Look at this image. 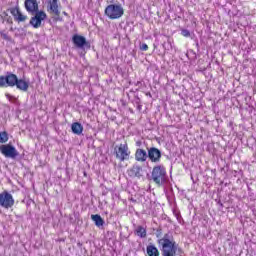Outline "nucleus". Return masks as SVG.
I'll list each match as a JSON object with an SVG mask.
<instances>
[{
	"label": "nucleus",
	"instance_id": "obj_14",
	"mask_svg": "<svg viewBox=\"0 0 256 256\" xmlns=\"http://www.w3.org/2000/svg\"><path fill=\"white\" fill-rule=\"evenodd\" d=\"M135 159L139 163H145V161H147L148 159V152L141 148H138L135 152Z\"/></svg>",
	"mask_w": 256,
	"mask_h": 256
},
{
	"label": "nucleus",
	"instance_id": "obj_4",
	"mask_svg": "<svg viewBox=\"0 0 256 256\" xmlns=\"http://www.w3.org/2000/svg\"><path fill=\"white\" fill-rule=\"evenodd\" d=\"M125 14V10L121 4H110L105 8V15L108 19H121Z\"/></svg>",
	"mask_w": 256,
	"mask_h": 256
},
{
	"label": "nucleus",
	"instance_id": "obj_30",
	"mask_svg": "<svg viewBox=\"0 0 256 256\" xmlns=\"http://www.w3.org/2000/svg\"><path fill=\"white\" fill-rule=\"evenodd\" d=\"M84 175H87V173H86V172H84Z\"/></svg>",
	"mask_w": 256,
	"mask_h": 256
},
{
	"label": "nucleus",
	"instance_id": "obj_12",
	"mask_svg": "<svg viewBox=\"0 0 256 256\" xmlns=\"http://www.w3.org/2000/svg\"><path fill=\"white\" fill-rule=\"evenodd\" d=\"M47 9L57 17L61 15V12L59 11V0H49Z\"/></svg>",
	"mask_w": 256,
	"mask_h": 256
},
{
	"label": "nucleus",
	"instance_id": "obj_25",
	"mask_svg": "<svg viewBox=\"0 0 256 256\" xmlns=\"http://www.w3.org/2000/svg\"><path fill=\"white\" fill-rule=\"evenodd\" d=\"M140 49H141V51H147V49H149V46L147 44L143 43L140 45Z\"/></svg>",
	"mask_w": 256,
	"mask_h": 256
},
{
	"label": "nucleus",
	"instance_id": "obj_2",
	"mask_svg": "<svg viewBox=\"0 0 256 256\" xmlns=\"http://www.w3.org/2000/svg\"><path fill=\"white\" fill-rule=\"evenodd\" d=\"M158 245L162 256H177V249H179V244L173 240V235L168 232L164 236L158 239Z\"/></svg>",
	"mask_w": 256,
	"mask_h": 256
},
{
	"label": "nucleus",
	"instance_id": "obj_24",
	"mask_svg": "<svg viewBox=\"0 0 256 256\" xmlns=\"http://www.w3.org/2000/svg\"><path fill=\"white\" fill-rule=\"evenodd\" d=\"M181 35H183V37H191V32L188 29H182Z\"/></svg>",
	"mask_w": 256,
	"mask_h": 256
},
{
	"label": "nucleus",
	"instance_id": "obj_27",
	"mask_svg": "<svg viewBox=\"0 0 256 256\" xmlns=\"http://www.w3.org/2000/svg\"><path fill=\"white\" fill-rule=\"evenodd\" d=\"M141 85H142L141 81H137V82L135 83V86H136V87H141Z\"/></svg>",
	"mask_w": 256,
	"mask_h": 256
},
{
	"label": "nucleus",
	"instance_id": "obj_18",
	"mask_svg": "<svg viewBox=\"0 0 256 256\" xmlns=\"http://www.w3.org/2000/svg\"><path fill=\"white\" fill-rule=\"evenodd\" d=\"M146 253L148 256H159V249L155 245H148L146 247Z\"/></svg>",
	"mask_w": 256,
	"mask_h": 256
},
{
	"label": "nucleus",
	"instance_id": "obj_5",
	"mask_svg": "<svg viewBox=\"0 0 256 256\" xmlns=\"http://www.w3.org/2000/svg\"><path fill=\"white\" fill-rule=\"evenodd\" d=\"M0 153H2L6 159H17V157H19V151L11 144L0 145Z\"/></svg>",
	"mask_w": 256,
	"mask_h": 256
},
{
	"label": "nucleus",
	"instance_id": "obj_3",
	"mask_svg": "<svg viewBox=\"0 0 256 256\" xmlns=\"http://www.w3.org/2000/svg\"><path fill=\"white\" fill-rule=\"evenodd\" d=\"M151 179L156 185H163L167 181V170L163 165H156L152 169Z\"/></svg>",
	"mask_w": 256,
	"mask_h": 256
},
{
	"label": "nucleus",
	"instance_id": "obj_11",
	"mask_svg": "<svg viewBox=\"0 0 256 256\" xmlns=\"http://www.w3.org/2000/svg\"><path fill=\"white\" fill-rule=\"evenodd\" d=\"M25 9L28 13H39V3L37 0H25L24 2Z\"/></svg>",
	"mask_w": 256,
	"mask_h": 256
},
{
	"label": "nucleus",
	"instance_id": "obj_22",
	"mask_svg": "<svg viewBox=\"0 0 256 256\" xmlns=\"http://www.w3.org/2000/svg\"><path fill=\"white\" fill-rule=\"evenodd\" d=\"M15 20L18 21V23H23L24 21H27V16L22 15V13L19 12L18 17H16Z\"/></svg>",
	"mask_w": 256,
	"mask_h": 256
},
{
	"label": "nucleus",
	"instance_id": "obj_9",
	"mask_svg": "<svg viewBox=\"0 0 256 256\" xmlns=\"http://www.w3.org/2000/svg\"><path fill=\"white\" fill-rule=\"evenodd\" d=\"M45 19H47V14L44 11L35 12L34 17L30 19V25H32L34 29H39L42 21H45Z\"/></svg>",
	"mask_w": 256,
	"mask_h": 256
},
{
	"label": "nucleus",
	"instance_id": "obj_16",
	"mask_svg": "<svg viewBox=\"0 0 256 256\" xmlns=\"http://www.w3.org/2000/svg\"><path fill=\"white\" fill-rule=\"evenodd\" d=\"M134 234L140 237V239H145V237H147V229L143 226H137L134 230Z\"/></svg>",
	"mask_w": 256,
	"mask_h": 256
},
{
	"label": "nucleus",
	"instance_id": "obj_26",
	"mask_svg": "<svg viewBox=\"0 0 256 256\" xmlns=\"http://www.w3.org/2000/svg\"><path fill=\"white\" fill-rule=\"evenodd\" d=\"M6 98H7L9 101H13V99H15V96H11V94H6Z\"/></svg>",
	"mask_w": 256,
	"mask_h": 256
},
{
	"label": "nucleus",
	"instance_id": "obj_13",
	"mask_svg": "<svg viewBox=\"0 0 256 256\" xmlns=\"http://www.w3.org/2000/svg\"><path fill=\"white\" fill-rule=\"evenodd\" d=\"M142 172H143V167L137 164H134L132 168L128 170V175L129 177H137V179H141V177H143Z\"/></svg>",
	"mask_w": 256,
	"mask_h": 256
},
{
	"label": "nucleus",
	"instance_id": "obj_8",
	"mask_svg": "<svg viewBox=\"0 0 256 256\" xmlns=\"http://www.w3.org/2000/svg\"><path fill=\"white\" fill-rule=\"evenodd\" d=\"M72 43H74L77 49H91V43L84 36L78 34L73 35Z\"/></svg>",
	"mask_w": 256,
	"mask_h": 256
},
{
	"label": "nucleus",
	"instance_id": "obj_15",
	"mask_svg": "<svg viewBox=\"0 0 256 256\" xmlns=\"http://www.w3.org/2000/svg\"><path fill=\"white\" fill-rule=\"evenodd\" d=\"M71 129L74 135H81L83 133V125L79 122L72 123Z\"/></svg>",
	"mask_w": 256,
	"mask_h": 256
},
{
	"label": "nucleus",
	"instance_id": "obj_19",
	"mask_svg": "<svg viewBox=\"0 0 256 256\" xmlns=\"http://www.w3.org/2000/svg\"><path fill=\"white\" fill-rule=\"evenodd\" d=\"M9 141V133L7 131L0 132V143L4 144Z\"/></svg>",
	"mask_w": 256,
	"mask_h": 256
},
{
	"label": "nucleus",
	"instance_id": "obj_20",
	"mask_svg": "<svg viewBox=\"0 0 256 256\" xmlns=\"http://www.w3.org/2000/svg\"><path fill=\"white\" fill-rule=\"evenodd\" d=\"M9 11H10L11 15L14 16V19H17L21 10H19V6H16L14 8H10Z\"/></svg>",
	"mask_w": 256,
	"mask_h": 256
},
{
	"label": "nucleus",
	"instance_id": "obj_7",
	"mask_svg": "<svg viewBox=\"0 0 256 256\" xmlns=\"http://www.w3.org/2000/svg\"><path fill=\"white\" fill-rule=\"evenodd\" d=\"M15 205V199H13V195L8 191H3L0 193V207H4V209H11Z\"/></svg>",
	"mask_w": 256,
	"mask_h": 256
},
{
	"label": "nucleus",
	"instance_id": "obj_28",
	"mask_svg": "<svg viewBox=\"0 0 256 256\" xmlns=\"http://www.w3.org/2000/svg\"><path fill=\"white\" fill-rule=\"evenodd\" d=\"M156 237L159 239V237H161V232H158V233L156 234Z\"/></svg>",
	"mask_w": 256,
	"mask_h": 256
},
{
	"label": "nucleus",
	"instance_id": "obj_17",
	"mask_svg": "<svg viewBox=\"0 0 256 256\" xmlns=\"http://www.w3.org/2000/svg\"><path fill=\"white\" fill-rule=\"evenodd\" d=\"M91 219L94 221L96 227H103L105 225V220L99 214H92Z\"/></svg>",
	"mask_w": 256,
	"mask_h": 256
},
{
	"label": "nucleus",
	"instance_id": "obj_21",
	"mask_svg": "<svg viewBox=\"0 0 256 256\" xmlns=\"http://www.w3.org/2000/svg\"><path fill=\"white\" fill-rule=\"evenodd\" d=\"M134 104L136 105L138 111H141L142 105H141V98H139V96H135Z\"/></svg>",
	"mask_w": 256,
	"mask_h": 256
},
{
	"label": "nucleus",
	"instance_id": "obj_1",
	"mask_svg": "<svg viewBox=\"0 0 256 256\" xmlns=\"http://www.w3.org/2000/svg\"><path fill=\"white\" fill-rule=\"evenodd\" d=\"M0 87H16L19 91L27 93L29 91V80L19 79L17 75L6 72L5 76H0Z\"/></svg>",
	"mask_w": 256,
	"mask_h": 256
},
{
	"label": "nucleus",
	"instance_id": "obj_6",
	"mask_svg": "<svg viewBox=\"0 0 256 256\" xmlns=\"http://www.w3.org/2000/svg\"><path fill=\"white\" fill-rule=\"evenodd\" d=\"M114 151L116 159H119V161H127L129 159V155H131L127 142L120 144L119 147H115Z\"/></svg>",
	"mask_w": 256,
	"mask_h": 256
},
{
	"label": "nucleus",
	"instance_id": "obj_29",
	"mask_svg": "<svg viewBox=\"0 0 256 256\" xmlns=\"http://www.w3.org/2000/svg\"><path fill=\"white\" fill-rule=\"evenodd\" d=\"M147 95H148L149 97H151V93H148Z\"/></svg>",
	"mask_w": 256,
	"mask_h": 256
},
{
	"label": "nucleus",
	"instance_id": "obj_23",
	"mask_svg": "<svg viewBox=\"0 0 256 256\" xmlns=\"http://www.w3.org/2000/svg\"><path fill=\"white\" fill-rule=\"evenodd\" d=\"M0 36L2 39H4V41H11V37L9 36V34H7V32H5V30H2L0 32Z\"/></svg>",
	"mask_w": 256,
	"mask_h": 256
},
{
	"label": "nucleus",
	"instance_id": "obj_10",
	"mask_svg": "<svg viewBox=\"0 0 256 256\" xmlns=\"http://www.w3.org/2000/svg\"><path fill=\"white\" fill-rule=\"evenodd\" d=\"M147 151L148 159L151 161V163H161V157H163L161 150L156 147H150L147 148Z\"/></svg>",
	"mask_w": 256,
	"mask_h": 256
}]
</instances>
